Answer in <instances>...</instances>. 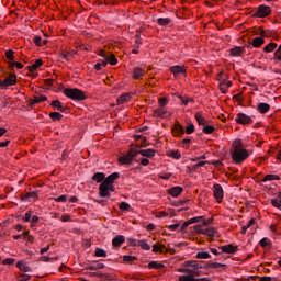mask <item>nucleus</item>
<instances>
[{"label":"nucleus","mask_w":281,"mask_h":281,"mask_svg":"<svg viewBox=\"0 0 281 281\" xmlns=\"http://www.w3.org/2000/svg\"><path fill=\"white\" fill-rule=\"evenodd\" d=\"M184 267H191V269H218L220 267H225V265L218 262L186 261Z\"/></svg>","instance_id":"nucleus-1"},{"label":"nucleus","mask_w":281,"mask_h":281,"mask_svg":"<svg viewBox=\"0 0 281 281\" xmlns=\"http://www.w3.org/2000/svg\"><path fill=\"white\" fill-rule=\"evenodd\" d=\"M198 269L180 268L179 273H184L179 277V281H207V278L195 279L194 276H199Z\"/></svg>","instance_id":"nucleus-2"},{"label":"nucleus","mask_w":281,"mask_h":281,"mask_svg":"<svg viewBox=\"0 0 281 281\" xmlns=\"http://www.w3.org/2000/svg\"><path fill=\"white\" fill-rule=\"evenodd\" d=\"M63 93L64 95H66V98H69L70 100H75V101L87 100V94H85V92H82V90L78 88H65L63 90Z\"/></svg>","instance_id":"nucleus-3"},{"label":"nucleus","mask_w":281,"mask_h":281,"mask_svg":"<svg viewBox=\"0 0 281 281\" xmlns=\"http://www.w3.org/2000/svg\"><path fill=\"white\" fill-rule=\"evenodd\" d=\"M232 158L235 164H243L245 159L249 158V153H247V149L245 148L234 149L232 151Z\"/></svg>","instance_id":"nucleus-4"},{"label":"nucleus","mask_w":281,"mask_h":281,"mask_svg":"<svg viewBox=\"0 0 281 281\" xmlns=\"http://www.w3.org/2000/svg\"><path fill=\"white\" fill-rule=\"evenodd\" d=\"M137 157V149H130L127 155H124L119 158L120 164H123V166H131L133 164V159Z\"/></svg>","instance_id":"nucleus-5"},{"label":"nucleus","mask_w":281,"mask_h":281,"mask_svg":"<svg viewBox=\"0 0 281 281\" xmlns=\"http://www.w3.org/2000/svg\"><path fill=\"white\" fill-rule=\"evenodd\" d=\"M271 14V7H267L261 4L257 8V11L252 14L256 19H265V16H269Z\"/></svg>","instance_id":"nucleus-6"},{"label":"nucleus","mask_w":281,"mask_h":281,"mask_svg":"<svg viewBox=\"0 0 281 281\" xmlns=\"http://www.w3.org/2000/svg\"><path fill=\"white\" fill-rule=\"evenodd\" d=\"M16 85V75H10L4 80H0V89H8Z\"/></svg>","instance_id":"nucleus-7"},{"label":"nucleus","mask_w":281,"mask_h":281,"mask_svg":"<svg viewBox=\"0 0 281 281\" xmlns=\"http://www.w3.org/2000/svg\"><path fill=\"white\" fill-rule=\"evenodd\" d=\"M235 122H237V124H251L254 120L245 113H238L235 117Z\"/></svg>","instance_id":"nucleus-8"},{"label":"nucleus","mask_w":281,"mask_h":281,"mask_svg":"<svg viewBox=\"0 0 281 281\" xmlns=\"http://www.w3.org/2000/svg\"><path fill=\"white\" fill-rule=\"evenodd\" d=\"M213 193L215 199L218 201V203H221V201H223V187L221 184H214L213 186Z\"/></svg>","instance_id":"nucleus-9"},{"label":"nucleus","mask_w":281,"mask_h":281,"mask_svg":"<svg viewBox=\"0 0 281 281\" xmlns=\"http://www.w3.org/2000/svg\"><path fill=\"white\" fill-rule=\"evenodd\" d=\"M99 195H100L102 199H106V198L111 196V192H109V184L102 182V183L99 186Z\"/></svg>","instance_id":"nucleus-10"},{"label":"nucleus","mask_w":281,"mask_h":281,"mask_svg":"<svg viewBox=\"0 0 281 281\" xmlns=\"http://www.w3.org/2000/svg\"><path fill=\"white\" fill-rule=\"evenodd\" d=\"M220 249L221 251H223V254H236L238 251V246L229 244L225 246H220Z\"/></svg>","instance_id":"nucleus-11"},{"label":"nucleus","mask_w":281,"mask_h":281,"mask_svg":"<svg viewBox=\"0 0 281 281\" xmlns=\"http://www.w3.org/2000/svg\"><path fill=\"white\" fill-rule=\"evenodd\" d=\"M245 47H251V45L236 46L231 49V56H243L245 54Z\"/></svg>","instance_id":"nucleus-12"},{"label":"nucleus","mask_w":281,"mask_h":281,"mask_svg":"<svg viewBox=\"0 0 281 281\" xmlns=\"http://www.w3.org/2000/svg\"><path fill=\"white\" fill-rule=\"evenodd\" d=\"M155 149L136 150V155H142V157H147V159H153V157H155Z\"/></svg>","instance_id":"nucleus-13"},{"label":"nucleus","mask_w":281,"mask_h":281,"mask_svg":"<svg viewBox=\"0 0 281 281\" xmlns=\"http://www.w3.org/2000/svg\"><path fill=\"white\" fill-rule=\"evenodd\" d=\"M116 179H120V172H113L110 176H108L105 178V180L103 181V183H105V186H111L113 183H115Z\"/></svg>","instance_id":"nucleus-14"},{"label":"nucleus","mask_w":281,"mask_h":281,"mask_svg":"<svg viewBox=\"0 0 281 281\" xmlns=\"http://www.w3.org/2000/svg\"><path fill=\"white\" fill-rule=\"evenodd\" d=\"M46 100H47V97L45 95L34 97L33 100L29 101V106L34 108L36 106V104H41V102H46Z\"/></svg>","instance_id":"nucleus-15"},{"label":"nucleus","mask_w":281,"mask_h":281,"mask_svg":"<svg viewBox=\"0 0 281 281\" xmlns=\"http://www.w3.org/2000/svg\"><path fill=\"white\" fill-rule=\"evenodd\" d=\"M123 243H126V237H124V235H117L112 239L113 247H122Z\"/></svg>","instance_id":"nucleus-16"},{"label":"nucleus","mask_w":281,"mask_h":281,"mask_svg":"<svg viewBox=\"0 0 281 281\" xmlns=\"http://www.w3.org/2000/svg\"><path fill=\"white\" fill-rule=\"evenodd\" d=\"M105 179H106V175H104V172H95L92 176V181H95L97 183H104Z\"/></svg>","instance_id":"nucleus-17"},{"label":"nucleus","mask_w":281,"mask_h":281,"mask_svg":"<svg viewBox=\"0 0 281 281\" xmlns=\"http://www.w3.org/2000/svg\"><path fill=\"white\" fill-rule=\"evenodd\" d=\"M154 117H168V112H166L164 109L159 108L153 111Z\"/></svg>","instance_id":"nucleus-18"},{"label":"nucleus","mask_w":281,"mask_h":281,"mask_svg":"<svg viewBox=\"0 0 281 281\" xmlns=\"http://www.w3.org/2000/svg\"><path fill=\"white\" fill-rule=\"evenodd\" d=\"M16 267L18 269H20V271H23L24 273H30L32 271V268L26 266L25 261H18Z\"/></svg>","instance_id":"nucleus-19"},{"label":"nucleus","mask_w":281,"mask_h":281,"mask_svg":"<svg viewBox=\"0 0 281 281\" xmlns=\"http://www.w3.org/2000/svg\"><path fill=\"white\" fill-rule=\"evenodd\" d=\"M250 45H252V47H262V45H265V37H255L252 40V42L250 43Z\"/></svg>","instance_id":"nucleus-20"},{"label":"nucleus","mask_w":281,"mask_h":281,"mask_svg":"<svg viewBox=\"0 0 281 281\" xmlns=\"http://www.w3.org/2000/svg\"><path fill=\"white\" fill-rule=\"evenodd\" d=\"M61 58L64 60H71V58H74V56H76V52H67V50H63L61 54H60Z\"/></svg>","instance_id":"nucleus-21"},{"label":"nucleus","mask_w":281,"mask_h":281,"mask_svg":"<svg viewBox=\"0 0 281 281\" xmlns=\"http://www.w3.org/2000/svg\"><path fill=\"white\" fill-rule=\"evenodd\" d=\"M195 120L200 126H205L207 124V120L204 119L201 112L195 113Z\"/></svg>","instance_id":"nucleus-22"},{"label":"nucleus","mask_w":281,"mask_h":281,"mask_svg":"<svg viewBox=\"0 0 281 281\" xmlns=\"http://www.w3.org/2000/svg\"><path fill=\"white\" fill-rule=\"evenodd\" d=\"M133 78H135L136 80L139 78H144V69H142L140 67H135L133 69Z\"/></svg>","instance_id":"nucleus-23"},{"label":"nucleus","mask_w":281,"mask_h":281,"mask_svg":"<svg viewBox=\"0 0 281 281\" xmlns=\"http://www.w3.org/2000/svg\"><path fill=\"white\" fill-rule=\"evenodd\" d=\"M43 66V59H37L33 65L27 66L26 69L33 74L34 69H38V67Z\"/></svg>","instance_id":"nucleus-24"},{"label":"nucleus","mask_w":281,"mask_h":281,"mask_svg":"<svg viewBox=\"0 0 281 281\" xmlns=\"http://www.w3.org/2000/svg\"><path fill=\"white\" fill-rule=\"evenodd\" d=\"M277 48L278 44L271 42L263 47V52H266V54H271V52H274Z\"/></svg>","instance_id":"nucleus-25"},{"label":"nucleus","mask_w":281,"mask_h":281,"mask_svg":"<svg viewBox=\"0 0 281 281\" xmlns=\"http://www.w3.org/2000/svg\"><path fill=\"white\" fill-rule=\"evenodd\" d=\"M269 109H271V105H269V103H259L257 106V111H259V113H267Z\"/></svg>","instance_id":"nucleus-26"},{"label":"nucleus","mask_w":281,"mask_h":281,"mask_svg":"<svg viewBox=\"0 0 281 281\" xmlns=\"http://www.w3.org/2000/svg\"><path fill=\"white\" fill-rule=\"evenodd\" d=\"M186 66L184 65H178L177 66V76L178 78H186Z\"/></svg>","instance_id":"nucleus-27"},{"label":"nucleus","mask_w":281,"mask_h":281,"mask_svg":"<svg viewBox=\"0 0 281 281\" xmlns=\"http://www.w3.org/2000/svg\"><path fill=\"white\" fill-rule=\"evenodd\" d=\"M50 106H54L57 111H65V105L59 100L52 101Z\"/></svg>","instance_id":"nucleus-28"},{"label":"nucleus","mask_w":281,"mask_h":281,"mask_svg":"<svg viewBox=\"0 0 281 281\" xmlns=\"http://www.w3.org/2000/svg\"><path fill=\"white\" fill-rule=\"evenodd\" d=\"M267 181H280V176H278V175H267L262 179V183H267Z\"/></svg>","instance_id":"nucleus-29"},{"label":"nucleus","mask_w":281,"mask_h":281,"mask_svg":"<svg viewBox=\"0 0 281 281\" xmlns=\"http://www.w3.org/2000/svg\"><path fill=\"white\" fill-rule=\"evenodd\" d=\"M104 263H100L98 261H93L92 265L88 268L89 271H97V269H104Z\"/></svg>","instance_id":"nucleus-30"},{"label":"nucleus","mask_w":281,"mask_h":281,"mask_svg":"<svg viewBox=\"0 0 281 281\" xmlns=\"http://www.w3.org/2000/svg\"><path fill=\"white\" fill-rule=\"evenodd\" d=\"M195 258L200 260H207V258H212V256L207 251H200L196 254Z\"/></svg>","instance_id":"nucleus-31"},{"label":"nucleus","mask_w":281,"mask_h":281,"mask_svg":"<svg viewBox=\"0 0 281 281\" xmlns=\"http://www.w3.org/2000/svg\"><path fill=\"white\" fill-rule=\"evenodd\" d=\"M27 199H38V193L32 191L22 196V201H27Z\"/></svg>","instance_id":"nucleus-32"},{"label":"nucleus","mask_w":281,"mask_h":281,"mask_svg":"<svg viewBox=\"0 0 281 281\" xmlns=\"http://www.w3.org/2000/svg\"><path fill=\"white\" fill-rule=\"evenodd\" d=\"M259 36H260L261 38H270V36H271V31H270V30L260 29V30H259Z\"/></svg>","instance_id":"nucleus-33"},{"label":"nucleus","mask_w":281,"mask_h":281,"mask_svg":"<svg viewBox=\"0 0 281 281\" xmlns=\"http://www.w3.org/2000/svg\"><path fill=\"white\" fill-rule=\"evenodd\" d=\"M137 245L145 251H150V245H148V243H146L144 239L138 240Z\"/></svg>","instance_id":"nucleus-34"},{"label":"nucleus","mask_w":281,"mask_h":281,"mask_svg":"<svg viewBox=\"0 0 281 281\" xmlns=\"http://www.w3.org/2000/svg\"><path fill=\"white\" fill-rule=\"evenodd\" d=\"M94 256H97V258H106V251L102 248H97Z\"/></svg>","instance_id":"nucleus-35"},{"label":"nucleus","mask_w":281,"mask_h":281,"mask_svg":"<svg viewBox=\"0 0 281 281\" xmlns=\"http://www.w3.org/2000/svg\"><path fill=\"white\" fill-rule=\"evenodd\" d=\"M149 269H164V263H157V261H151L148 263Z\"/></svg>","instance_id":"nucleus-36"},{"label":"nucleus","mask_w":281,"mask_h":281,"mask_svg":"<svg viewBox=\"0 0 281 281\" xmlns=\"http://www.w3.org/2000/svg\"><path fill=\"white\" fill-rule=\"evenodd\" d=\"M202 133H205V135H211V133H214V126L204 125V127L202 128Z\"/></svg>","instance_id":"nucleus-37"},{"label":"nucleus","mask_w":281,"mask_h":281,"mask_svg":"<svg viewBox=\"0 0 281 281\" xmlns=\"http://www.w3.org/2000/svg\"><path fill=\"white\" fill-rule=\"evenodd\" d=\"M158 25H168L170 24V18H159L157 20Z\"/></svg>","instance_id":"nucleus-38"},{"label":"nucleus","mask_w":281,"mask_h":281,"mask_svg":"<svg viewBox=\"0 0 281 281\" xmlns=\"http://www.w3.org/2000/svg\"><path fill=\"white\" fill-rule=\"evenodd\" d=\"M49 117H50V120H54V121L63 120V115L60 114V112H52L49 114Z\"/></svg>","instance_id":"nucleus-39"},{"label":"nucleus","mask_w":281,"mask_h":281,"mask_svg":"<svg viewBox=\"0 0 281 281\" xmlns=\"http://www.w3.org/2000/svg\"><path fill=\"white\" fill-rule=\"evenodd\" d=\"M120 210H122L123 212H128V210H131V204L126 203V202H121L120 203Z\"/></svg>","instance_id":"nucleus-40"},{"label":"nucleus","mask_w":281,"mask_h":281,"mask_svg":"<svg viewBox=\"0 0 281 281\" xmlns=\"http://www.w3.org/2000/svg\"><path fill=\"white\" fill-rule=\"evenodd\" d=\"M241 146H243V142L240 139L233 142L234 150H240L243 148Z\"/></svg>","instance_id":"nucleus-41"},{"label":"nucleus","mask_w":281,"mask_h":281,"mask_svg":"<svg viewBox=\"0 0 281 281\" xmlns=\"http://www.w3.org/2000/svg\"><path fill=\"white\" fill-rule=\"evenodd\" d=\"M178 99L180 100L181 104H183L184 106H188V102H190V100H192V99H187L182 94H178Z\"/></svg>","instance_id":"nucleus-42"},{"label":"nucleus","mask_w":281,"mask_h":281,"mask_svg":"<svg viewBox=\"0 0 281 281\" xmlns=\"http://www.w3.org/2000/svg\"><path fill=\"white\" fill-rule=\"evenodd\" d=\"M108 63H110L111 65H117V58H115V55H111L106 57Z\"/></svg>","instance_id":"nucleus-43"},{"label":"nucleus","mask_w":281,"mask_h":281,"mask_svg":"<svg viewBox=\"0 0 281 281\" xmlns=\"http://www.w3.org/2000/svg\"><path fill=\"white\" fill-rule=\"evenodd\" d=\"M32 278L30 274L22 273L18 277L19 281H29Z\"/></svg>","instance_id":"nucleus-44"},{"label":"nucleus","mask_w":281,"mask_h":281,"mask_svg":"<svg viewBox=\"0 0 281 281\" xmlns=\"http://www.w3.org/2000/svg\"><path fill=\"white\" fill-rule=\"evenodd\" d=\"M204 234H205V236L212 237V236H214V234H216V229L215 228H206L204 231Z\"/></svg>","instance_id":"nucleus-45"},{"label":"nucleus","mask_w":281,"mask_h":281,"mask_svg":"<svg viewBox=\"0 0 281 281\" xmlns=\"http://www.w3.org/2000/svg\"><path fill=\"white\" fill-rule=\"evenodd\" d=\"M133 260H137V257L125 255L123 256L124 262H133Z\"/></svg>","instance_id":"nucleus-46"},{"label":"nucleus","mask_w":281,"mask_h":281,"mask_svg":"<svg viewBox=\"0 0 281 281\" xmlns=\"http://www.w3.org/2000/svg\"><path fill=\"white\" fill-rule=\"evenodd\" d=\"M22 220L25 221V223H30V221H32V211H27Z\"/></svg>","instance_id":"nucleus-47"},{"label":"nucleus","mask_w":281,"mask_h":281,"mask_svg":"<svg viewBox=\"0 0 281 281\" xmlns=\"http://www.w3.org/2000/svg\"><path fill=\"white\" fill-rule=\"evenodd\" d=\"M5 57L8 58V60H14V50L9 49V50L5 53Z\"/></svg>","instance_id":"nucleus-48"},{"label":"nucleus","mask_w":281,"mask_h":281,"mask_svg":"<svg viewBox=\"0 0 281 281\" xmlns=\"http://www.w3.org/2000/svg\"><path fill=\"white\" fill-rule=\"evenodd\" d=\"M194 131V124H189L186 128L187 135H192V132Z\"/></svg>","instance_id":"nucleus-49"},{"label":"nucleus","mask_w":281,"mask_h":281,"mask_svg":"<svg viewBox=\"0 0 281 281\" xmlns=\"http://www.w3.org/2000/svg\"><path fill=\"white\" fill-rule=\"evenodd\" d=\"M36 223H38V216H31V227H36Z\"/></svg>","instance_id":"nucleus-50"},{"label":"nucleus","mask_w":281,"mask_h":281,"mask_svg":"<svg viewBox=\"0 0 281 281\" xmlns=\"http://www.w3.org/2000/svg\"><path fill=\"white\" fill-rule=\"evenodd\" d=\"M128 98H131V95L128 94L121 95L119 98V102H121V104H124V102H128Z\"/></svg>","instance_id":"nucleus-51"},{"label":"nucleus","mask_w":281,"mask_h":281,"mask_svg":"<svg viewBox=\"0 0 281 281\" xmlns=\"http://www.w3.org/2000/svg\"><path fill=\"white\" fill-rule=\"evenodd\" d=\"M191 142H192V139L184 138L181 144H182L183 148H190Z\"/></svg>","instance_id":"nucleus-52"},{"label":"nucleus","mask_w":281,"mask_h":281,"mask_svg":"<svg viewBox=\"0 0 281 281\" xmlns=\"http://www.w3.org/2000/svg\"><path fill=\"white\" fill-rule=\"evenodd\" d=\"M57 203H67V195H60L55 199Z\"/></svg>","instance_id":"nucleus-53"},{"label":"nucleus","mask_w":281,"mask_h":281,"mask_svg":"<svg viewBox=\"0 0 281 281\" xmlns=\"http://www.w3.org/2000/svg\"><path fill=\"white\" fill-rule=\"evenodd\" d=\"M186 133V130H183V126L181 124L177 123V134L183 135Z\"/></svg>","instance_id":"nucleus-54"},{"label":"nucleus","mask_w":281,"mask_h":281,"mask_svg":"<svg viewBox=\"0 0 281 281\" xmlns=\"http://www.w3.org/2000/svg\"><path fill=\"white\" fill-rule=\"evenodd\" d=\"M158 104L159 106H166V104H168V98H160Z\"/></svg>","instance_id":"nucleus-55"},{"label":"nucleus","mask_w":281,"mask_h":281,"mask_svg":"<svg viewBox=\"0 0 281 281\" xmlns=\"http://www.w3.org/2000/svg\"><path fill=\"white\" fill-rule=\"evenodd\" d=\"M41 41H42L41 36H35L33 38V43H35V45H37V47H43V44H41Z\"/></svg>","instance_id":"nucleus-56"},{"label":"nucleus","mask_w":281,"mask_h":281,"mask_svg":"<svg viewBox=\"0 0 281 281\" xmlns=\"http://www.w3.org/2000/svg\"><path fill=\"white\" fill-rule=\"evenodd\" d=\"M271 204L273 205V207H277L278 210H281V201L271 200Z\"/></svg>","instance_id":"nucleus-57"},{"label":"nucleus","mask_w":281,"mask_h":281,"mask_svg":"<svg viewBox=\"0 0 281 281\" xmlns=\"http://www.w3.org/2000/svg\"><path fill=\"white\" fill-rule=\"evenodd\" d=\"M194 232H196V234H205V231L201 228V224L194 226Z\"/></svg>","instance_id":"nucleus-58"},{"label":"nucleus","mask_w":281,"mask_h":281,"mask_svg":"<svg viewBox=\"0 0 281 281\" xmlns=\"http://www.w3.org/2000/svg\"><path fill=\"white\" fill-rule=\"evenodd\" d=\"M189 225H192L190 220H188L187 222H184L181 227H180V232H183L184 229L188 228Z\"/></svg>","instance_id":"nucleus-59"},{"label":"nucleus","mask_w":281,"mask_h":281,"mask_svg":"<svg viewBox=\"0 0 281 281\" xmlns=\"http://www.w3.org/2000/svg\"><path fill=\"white\" fill-rule=\"evenodd\" d=\"M11 67H16V69H23V64L19 61L11 63Z\"/></svg>","instance_id":"nucleus-60"},{"label":"nucleus","mask_w":281,"mask_h":281,"mask_svg":"<svg viewBox=\"0 0 281 281\" xmlns=\"http://www.w3.org/2000/svg\"><path fill=\"white\" fill-rule=\"evenodd\" d=\"M2 265H14V259L13 258H7L2 261Z\"/></svg>","instance_id":"nucleus-61"},{"label":"nucleus","mask_w":281,"mask_h":281,"mask_svg":"<svg viewBox=\"0 0 281 281\" xmlns=\"http://www.w3.org/2000/svg\"><path fill=\"white\" fill-rule=\"evenodd\" d=\"M220 91L224 94L227 93V88L225 87V83L220 82Z\"/></svg>","instance_id":"nucleus-62"},{"label":"nucleus","mask_w":281,"mask_h":281,"mask_svg":"<svg viewBox=\"0 0 281 281\" xmlns=\"http://www.w3.org/2000/svg\"><path fill=\"white\" fill-rule=\"evenodd\" d=\"M169 194H171L173 199H177V187H172L169 191Z\"/></svg>","instance_id":"nucleus-63"},{"label":"nucleus","mask_w":281,"mask_h":281,"mask_svg":"<svg viewBox=\"0 0 281 281\" xmlns=\"http://www.w3.org/2000/svg\"><path fill=\"white\" fill-rule=\"evenodd\" d=\"M202 218H203L202 216H196V217L190 218L189 221H190V223L192 225V223H199Z\"/></svg>","instance_id":"nucleus-64"}]
</instances>
